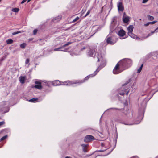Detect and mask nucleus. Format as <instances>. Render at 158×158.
Instances as JSON below:
<instances>
[{"label":"nucleus","instance_id":"f257e3e1","mask_svg":"<svg viewBox=\"0 0 158 158\" xmlns=\"http://www.w3.org/2000/svg\"><path fill=\"white\" fill-rule=\"evenodd\" d=\"M96 49L95 48H90L88 52L89 56L94 58H95V56H97L98 61H103L104 59L103 57L101 55V54H99V53L96 52Z\"/></svg>","mask_w":158,"mask_h":158},{"label":"nucleus","instance_id":"f03ea898","mask_svg":"<svg viewBox=\"0 0 158 158\" xmlns=\"http://www.w3.org/2000/svg\"><path fill=\"white\" fill-rule=\"evenodd\" d=\"M123 69L125 70L129 67L132 64V61L129 59H125L119 61Z\"/></svg>","mask_w":158,"mask_h":158},{"label":"nucleus","instance_id":"7ed1b4c3","mask_svg":"<svg viewBox=\"0 0 158 158\" xmlns=\"http://www.w3.org/2000/svg\"><path fill=\"white\" fill-rule=\"evenodd\" d=\"M96 74H90L87 77H86L84 79L82 80H75L73 81V84H78V85H80L83 83L85 82L86 81L88 80L89 79L90 77H94L95 75Z\"/></svg>","mask_w":158,"mask_h":158},{"label":"nucleus","instance_id":"20e7f679","mask_svg":"<svg viewBox=\"0 0 158 158\" xmlns=\"http://www.w3.org/2000/svg\"><path fill=\"white\" fill-rule=\"evenodd\" d=\"M119 62L117 64L113 71L114 74H118L124 70L123 69L122 67L121 66Z\"/></svg>","mask_w":158,"mask_h":158},{"label":"nucleus","instance_id":"39448f33","mask_svg":"<svg viewBox=\"0 0 158 158\" xmlns=\"http://www.w3.org/2000/svg\"><path fill=\"white\" fill-rule=\"evenodd\" d=\"M126 84H124L123 85L121 89H119V94L120 95L123 96L126 93V94L127 95L129 91H127V89H126Z\"/></svg>","mask_w":158,"mask_h":158},{"label":"nucleus","instance_id":"423d86ee","mask_svg":"<svg viewBox=\"0 0 158 158\" xmlns=\"http://www.w3.org/2000/svg\"><path fill=\"white\" fill-rule=\"evenodd\" d=\"M95 139V138L93 136L88 135L85 137L84 139V141L85 142L88 143Z\"/></svg>","mask_w":158,"mask_h":158},{"label":"nucleus","instance_id":"0eeeda50","mask_svg":"<svg viewBox=\"0 0 158 158\" xmlns=\"http://www.w3.org/2000/svg\"><path fill=\"white\" fill-rule=\"evenodd\" d=\"M106 42L108 44L113 45L116 43V41L113 40L111 37H109L107 39Z\"/></svg>","mask_w":158,"mask_h":158},{"label":"nucleus","instance_id":"6e6552de","mask_svg":"<svg viewBox=\"0 0 158 158\" xmlns=\"http://www.w3.org/2000/svg\"><path fill=\"white\" fill-rule=\"evenodd\" d=\"M118 9L119 11H123L124 10V8L122 2H119L118 5Z\"/></svg>","mask_w":158,"mask_h":158},{"label":"nucleus","instance_id":"1a4fd4ad","mask_svg":"<svg viewBox=\"0 0 158 158\" xmlns=\"http://www.w3.org/2000/svg\"><path fill=\"white\" fill-rule=\"evenodd\" d=\"M62 83L63 84H62L61 85L70 86L73 85V81H67L64 82H62Z\"/></svg>","mask_w":158,"mask_h":158},{"label":"nucleus","instance_id":"9d476101","mask_svg":"<svg viewBox=\"0 0 158 158\" xmlns=\"http://www.w3.org/2000/svg\"><path fill=\"white\" fill-rule=\"evenodd\" d=\"M88 145V144H83L81 145V147L84 152H87V149Z\"/></svg>","mask_w":158,"mask_h":158},{"label":"nucleus","instance_id":"9b49d317","mask_svg":"<svg viewBox=\"0 0 158 158\" xmlns=\"http://www.w3.org/2000/svg\"><path fill=\"white\" fill-rule=\"evenodd\" d=\"M52 84L54 86L60 85H62L61 82L59 80H56L53 81Z\"/></svg>","mask_w":158,"mask_h":158},{"label":"nucleus","instance_id":"f8f14e48","mask_svg":"<svg viewBox=\"0 0 158 158\" xmlns=\"http://www.w3.org/2000/svg\"><path fill=\"white\" fill-rule=\"evenodd\" d=\"M125 31L123 29L120 30L118 32L119 35L120 37H123L125 35Z\"/></svg>","mask_w":158,"mask_h":158},{"label":"nucleus","instance_id":"ddd939ff","mask_svg":"<svg viewBox=\"0 0 158 158\" xmlns=\"http://www.w3.org/2000/svg\"><path fill=\"white\" fill-rule=\"evenodd\" d=\"M134 27L133 25H130L127 28V30L128 31V34L130 33H132L133 32Z\"/></svg>","mask_w":158,"mask_h":158},{"label":"nucleus","instance_id":"4468645a","mask_svg":"<svg viewBox=\"0 0 158 158\" xmlns=\"http://www.w3.org/2000/svg\"><path fill=\"white\" fill-rule=\"evenodd\" d=\"M130 17L128 16L124 17V16L123 17V22L125 23H127L129 21Z\"/></svg>","mask_w":158,"mask_h":158},{"label":"nucleus","instance_id":"2eb2a0df","mask_svg":"<svg viewBox=\"0 0 158 158\" xmlns=\"http://www.w3.org/2000/svg\"><path fill=\"white\" fill-rule=\"evenodd\" d=\"M26 77L23 76H21L19 77V80L20 82L22 83L23 84L25 82V80Z\"/></svg>","mask_w":158,"mask_h":158},{"label":"nucleus","instance_id":"dca6fc26","mask_svg":"<svg viewBox=\"0 0 158 158\" xmlns=\"http://www.w3.org/2000/svg\"><path fill=\"white\" fill-rule=\"evenodd\" d=\"M128 35L130 36L131 37L134 39H136L137 38V36L135 35V34H134L132 33H130L129 34H128Z\"/></svg>","mask_w":158,"mask_h":158},{"label":"nucleus","instance_id":"f3484780","mask_svg":"<svg viewBox=\"0 0 158 158\" xmlns=\"http://www.w3.org/2000/svg\"><path fill=\"white\" fill-rule=\"evenodd\" d=\"M158 30V27L157 28H156L154 31H152L151 32V33L148 34L147 36L146 37V38L148 37L149 36H151V35H152L155 31H158V30Z\"/></svg>","mask_w":158,"mask_h":158},{"label":"nucleus","instance_id":"a211bd4d","mask_svg":"<svg viewBox=\"0 0 158 158\" xmlns=\"http://www.w3.org/2000/svg\"><path fill=\"white\" fill-rule=\"evenodd\" d=\"M19 10V8H12L11 10V11L13 12H18Z\"/></svg>","mask_w":158,"mask_h":158},{"label":"nucleus","instance_id":"6ab92c4d","mask_svg":"<svg viewBox=\"0 0 158 158\" xmlns=\"http://www.w3.org/2000/svg\"><path fill=\"white\" fill-rule=\"evenodd\" d=\"M34 87L35 88L40 89H42V87L41 85H36L34 86Z\"/></svg>","mask_w":158,"mask_h":158},{"label":"nucleus","instance_id":"aec40b11","mask_svg":"<svg viewBox=\"0 0 158 158\" xmlns=\"http://www.w3.org/2000/svg\"><path fill=\"white\" fill-rule=\"evenodd\" d=\"M13 40L11 39H9L6 40V43L7 44H10L13 43Z\"/></svg>","mask_w":158,"mask_h":158},{"label":"nucleus","instance_id":"412c9836","mask_svg":"<svg viewBox=\"0 0 158 158\" xmlns=\"http://www.w3.org/2000/svg\"><path fill=\"white\" fill-rule=\"evenodd\" d=\"M143 64H142L140 66L139 69H138L137 70V73H140V72L141 71L142 69V68L143 67Z\"/></svg>","mask_w":158,"mask_h":158},{"label":"nucleus","instance_id":"4be33fe9","mask_svg":"<svg viewBox=\"0 0 158 158\" xmlns=\"http://www.w3.org/2000/svg\"><path fill=\"white\" fill-rule=\"evenodd\" d=\"M38 98H33L28 100L29 102H34L37 101Z\"/></svg>","mask_w":158,"mask_h":158},{"label":"nucleus","instance_id":"5701e85b","mask_svg":"<svg viewBox=\"0 0 158 158\" xmlns=\"http://www.w3.org/2000/svg\"><path fill=\"white\" fill-rule=\"evenodd\" d=\"M26 45V44L25 43H23L20 44V47L22 48H24L25 47Z\"/></svg>","mask_w":158,"mask_h":158},{"label":"nucleus","instance_id":"b1692460","mask_svg":"<svg viewBox=\"0 0 158 158\" xmlns=\"http://www.w3.org/2000/svg\"><path fill=\"white\" fill-rule=\"evenodd\" d=\"M7 137V135H5L3 136L0 139V142H1L4 140Z\"/></svg>","mask_w":158,"mask_h":158},{"label":"nucleus","instance_id":"393cba45","mask_svg":"<svg viewBox=\"0 0 158 158\" xmlns=\"http://www.w3.org/2000/svg\"><path fill=\"white\" fill-rule=\"evenodd\" d=\"M148 19L150 20H152L154 19V17L153 16L150 15L148 16Z\"/></svg>","mask_w":158,"mask_h":158},{"label":"nucleus","instance_id":"a878e982","mask_svg":"<svg viewBox=\"0 0 158 158\" xmlns=\"http://www.w3.org/2000/svg\"><path fill=\"white\" fill-rule=\"evenodd\" d=\"M71 43H72V42H68L65 44L63 45V48L71 44Z\"/></svg>","mask_w":158,"mask_h":158},{"label":"nucleus","instance_id":"bb28decb","mask_svg":"<svg viewBox=\"0 0 158 158\" xmlns=\"http://www.w3.org/2000/svg\"><path fill=\"white\" fill-rule=\"evenodd\" d=\"M35 83L37 85H41V82L39 81H36Z\"/></svg>","mask_w":158,"mask_h":158},{"label":"nucleus","instance_id":"cd10ccee","mask_svg":"<svg viewBox=\"0 0 158 158\" xmlns=\"http://www.w3.org/2000/svg\"><path fill=\"white\" fill-rule=\"evenodd\" d=\"M79 18L78 17H77L76 18H75L72 21L73 23H74L76 22V21L78 20L79 19Z\"/></svg>","mask_w":158,"mask_h":158},{"label":"nucleus","instance_id":"c85d7f7f","mask_svg":"<svg viewBox=\"0 0 158 158\" xmlns=\"http://www.w3.org/2000/svg\"><path fill=\"white\" fill-rule=\"evenodd\" d=\"M21 33V32L20 31H17L16 32H14L12 33V35H15L16 34H18Z\"/></svg>","mask_w":158,"mask_h":158},{"label":"nucleus","instance_id":"c756f323","mask_svg":"<svg viewBox=\"0 0 158 158\" xmlns=\"http://www.w3.org/2000/svg\"><path fill=\"white\" fill-rule=\"evenodd\" d=\"M63 48V47L62 46L60 48H55L54 49V51H59V50H60V49H61V48Z\"/></svg>","mask_w":158,"mask_h":158},{"label":"nucleus","instance_id":"7c9ffc66","mask_svg":"<svg viewBox=\"0 0 158 158\" xmlns=\"http://www.w3.org/2000/svg\"><path fill=\"white\" fill-rule=\"evenodd\" d=\"M91 10H89L87 12L86 14V15H85V16H84L85 17H86L87 16H88L90 13V11Z\"/></svg>","mask_w":158,"mask_h":158},{"label":"nucleus","instance_id":"2f4dec72","mask_svg":"<svg viewBox=\"0 0 158 158\" xmlns=\"http://www.w3.org/2000/svg\"><path fill=\"white\" fill-rule=\"evenodd\" d=\"M5 124V122L4 121V120H3V121L0 122V126H2L3 125Z\"/></svg>","mask_w":158,"mask_h":158},{"label":"nucleus","instance_id":"473e14b6","mask_svg":"<svg viewBox=\"0 0 158 158\" xmlns=\"http://www.w3.org/2000/svg\"><path fill=\"white\" fill-rule=\"evenodd\" d=\"M38 31V30L37 29H35L33 31V34L36 35Z\"/></svg>","mask_w":158,"mask_h":158},{"label":"nucleus","instance_id":"72a5a7b5","mask_svg":"<svg viewBox=\"0 0 158 158\" xmlns=\"http://www.w3.org/2000/svg\"><path fill=\"white\" fill-rule=\"evenodd\" d=\"M157 22L156 21H154L152 22H149V23H150V24H153L155 23H156Z\"/></svg>","mask_w":158,"mask_h":158},{"label":"nucleus","instance_id":"f704fd0d","mask_svg":"<svg viewBox=\"0 0 158 158\" xmlns=\"http://www.w3.org/2000/svg\"><path fill=\"white\" fill-rule=\"evenodd\" d=\"M29 61H30L29 59H28V58L25 61V64H27L29 62Z\"/></svg>","mask_w":158,"mask_h":158},{"label":"nucleus","instance_id":"c9c22d12","mask_svg":"<svg viewBox=\"0 0 158 158\" xmlns=\"http://www.w3.org/2000/svg\"><path fill=\"white\" fill-rule=\"evenodd\" d=\"M148 1V0H143V1H142V3H146Z\"/></svg>","mask_w":158,"mask_h":158},{"label":"nucleus","instance_id":"e433bc0d","mask_svg":"<svg viewBox=\"0 0 158 158\" xmlns=\"http://www.w3.org/2000/svg\"><path fill=\"white\" fill-rule=\"evenodd\" d=\"M27 0H23L22 1V2H21V4H23V3H24V2H25L26 1H27Z\"/></svg>","mask_w":158,"mask_h":158},{"label":"nucleus","instance_id":"4c0bfd02","mask_svg":"<svg viewBox=\"0 0 158 158\" xmlns=\"http://www.w3.org/2000/svg\"><path fill=\"white\" fill-rule=\"evenodd\" d=\"M149 24H150V23H149V22H148V23H147L146 24H145L144 25L145 26H148Z\"/></svg>","mask_w":158,"mask_h":158},{"label":"nucleus","instance_id":"58836bf2","mask_svg":"<svg viewBox=\"0 0 158 158\" xmlns=\"http://www.w3.org/2000/svg\"><path fill=\"white\" fill-rule=\"evenodd\" d=\"M112 109H115V110H120V109H118V108H112Z\"/></svg>","mask_w":158,"mask_h":158},{"label":"nucleus","instance_id":"ea45409f","mask_svg":"<svg viewBox=\"0 0 158 158\" xmlns=\"http://www.w3.org/2000/svg\"><path fill=\"white\" fill-rule=\"evenodd\" d=\"M86 48L85 47H83L81 49V50L83 51V50L85 49Z\"/></svg>","mask_w":158,"mask_h":158},{"label":"nucleus","instance_id":"a19ab883","mask_svg":"<svg viewBox=\"0 0 158 158\" xmlns=\"http://www.w3.org/2000/svg\"><path fill=\"white\" fill-rule=\"evenodd\" d=\"M65 158H70V157H69V156H66L65 157Z\"/></svg>","mask_w":158,"mask_h":158},{"label":"nucleus","instance_id":"79ce46f5","mask_svg":"<svg viewBox=\"0 0 158 158\" xmlns=\"http://www.w3.org/2000/svg\"><path fill=\"white\" fill-rule=\"evenodd\" d=\"M31 0H28L27 1V2H29Z\"/></svg>","mask_w":158,"mask_h":158},{"label":"nucleus","instance_id":"37998d69","mask_svg":"<svg viewBox=\"0 0 158 158\" xmlns=\"http://www.w3.org/2000/svg\"><path fill=\"white\" fill-rule=\"evenodd\" d=\"M125 15V12H124V13L123 15Z\"/></svg>","mask_w":158,"mask_h":158},{"label":"nucleus","instance_id":"c03bdc74","mask_svg":"<svg viewBox=\"0 0 158 158\" xmlns=\"http://www.w3.org/2000/svg\"><path fill=\"white\" fill-rule=\"evenodd\" d=\"M103 7H102V10H103Z\"/></svg>","mask_w":158,"mask_h":158},{"label":"nucleus","instance_id":"a18cd8bd","mask_svg":"<svg viewBox=\"0 0 158 158\" xmlns=\"http://www.w3.org/2000/svg\"><path fill=\"white\" fill-rule=\"evenodd\" d=\"M1 119V117H0V119Z\"/></svg>","mask_w":158,"mask_h":158},{"label":"nucleus","instance_id":"49530a36","mask_svg":"<svg viewBox=\"0 0 158 158\" xmlns=\"http://www.w3.org/2000/svg\"><path fill=\"white\" fill-rule=\"evenodd\" d=\"M1 0H0V2L1 1Z\"/></svg>","mask_w":158,"mask_h":158}]
</instances>
